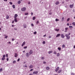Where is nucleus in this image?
Returning <instances> with one entry per match:
<instances>
[{"mask_svg": "<svg viewBox=\"0 0 75 75\" xmlns=\"http://www.w3.org/2000/svg\"><path fill=\"white\" fill-rule=\"evenodd\" d=\"M67 39H69L70 38V36L68 35V34H66L65 35Z\"/></svg>", "mask_w": 75, "mask_h": 75, "instance_id": "f257e3e1", "label": "nucleus"}, {"mask_svg": "<svg viewBox=\"0 0 75 75\" xmlns=\"http://www.w3.org/2000/svg\"><path fill=\"white\" fill-rule=\"evenodd\" d=\"M21 10L22 11H25L26 10V8L23 7L22 8Z\"/></svg>", "mask_w": 75, "mask_h": 75, "instance_id": "f03ea898", "label": "nucleus"}, {"mask_svg": "<svg viewBox=\"0 0 75 75\" xmlns=\"http://www.w3.org/2000/svg\"><path fill=\"white\" fill-rule=\"evenodd\" d=\"M26 57H29V56L30 55V54H29L28 52H27L26 54Z\"/></svg>", "mask_w": 75, "mask_h": 75, "instance_id": "7ed1b4c3", "label": "nucleus"}, {"mask_svg": "<svg viewBox=\"0 0 75 75\" xmlns=\"http://www.w3.org/2000/svg\"><path fill=\"white\" fill-rule=\"evenodd\" d=\"M33 51H32V50H30L29 52V54H33Z\"/></svg>", "mask_w": 75, "mask_h": 75, "instance_id": "20e7f679", "label": "nucleus"}, {"mask_svg": "<svg viewBox=\"0 0 75 75\" xmlns=\"http://www.w3.org/2000/svg\"><path fill=\"white\" fill-rule=\"evenodd\" d=\"M61 37L62 38H64L65 37V36L64 35V34H61Z\"/></svg>", "mask_w": 75, "mask_h": 75, "instance_id": "39448f33", "label": "nucleus"}, {"mask_svg": "<svg viewBox=\"0 0 75 75\" xmlns=\"http://www.w3.org/2000/svg\"><path fill=\"white\" fill-rule=\"evenodd\" d=\"M38 72V71H34L33 72V74H37Z\"/></svg>", "mask_w": 75, "mask_h": 75, "instance_id": "423d86ee", "label": "nucleus"}, {"mask_svg": "<svg viewBox=\"0 0 75 75\" xmlns=\"http://www.w3.org/2000/svg\"><path fill=\"white\" fill-rule=\"evenodd\" d=\"M59 67H57L55 69L56 72H57L59 70Z\"/></svg>", "mask_w": 75, "mask_h": 75, "instance_id": "0eeeda50", "label": "nucleus"}, {"mask_svg": "<svg viewBox=\"0 0 75 75\" xmlns=\"http://www.w3.org/2000/svg\"><path fill=\"white\" fill-rule=\"evenodd\" d=\"M60 34L59 33L57 34L56 36V37L57 38L58 37H59L60 36Z\"/></svg>", "mask_w": 75, "mask_h": 75, "instance_id": "6e6552de", "label": "nucleus"}, {"mask_svg": "<svg viewBox=\"0 0 75 75\" xmlns=\"http://www.w3.org/2000/svg\"><path fill=\"white\" fill-rule=\"evenodd\" d=\"M15 58H17V56H18V54L16 53L15 54Z\"/></svg>", "mask_w": 75, "mask_h": 75, "instance_id": "1a4fd4ad", "label": "nucleus"}, {"mask_svg": "<svg viewBox=\"0 0 75 75\" xmlns=\"http://www.w3.org/2000/svg\"><path fill=\"white\" fill-rule=\"evenodd\" d=\"M25 44V41H24L22 45V47H23V46H24V45Z\"/></svg>", "mask_w": 75, "mask_h": 75, "instance_id": "9d476101", "label": "nucleus"}, {"mask_svg": "<svg viewBox=\"0 0 75 75\" xmlns=\"http://www.w3.org/2000/svg\"><path fill=\"white\" fill-rule=\"evenodd\" d=\"M18 15H17V14H15L14 16V18H17L16 17H18Z\"/></svg>", "mask_w": 75, "mask_h": 75, "instance_id": "9b49d317", "label": "nucleus"}, {"mask_svg": "<svg viewBox=\"0 0 75 75\" xmlns=\"http://www.w3.org/2000/svg\"><path fill=\"white\" fill-rule=\"evenodd\" d=\"M73 6H74V4H72V5H70V8H72Z\"/></svg>", "mask_w": 75, "mask_h": 75, "instance_id": "f8f14e48", "label": "nucleus"}, {"mask_svg": "<svg viewBox=\"0 0 75 75\" xmlns=\"http://www.w3.org/2000/svg\"><path fill=\"white\" fill-rule=\"evenodd\" d=\"M14 21L16 22H17V18H15Z\"/></svg>", "mask_w": 75, "mask_h": 75, "instance_id": "ddd939ff", "label": "nucleus"}, {"mask_svg": "<svg viewBox=\"0 0 75 75\" xmlns=\"http://www.w3.org/2000/svg\"><path fill=\"white\" fill-rule=\"evenodd\" d=\"M52 51H50L48 52V53L49 54H51V53H52Z\"/></svg>", "mask_w": 75, "mask_h": 75, "instance_id": "4468645a", "label": "nucleus"}, {"mask_svg": "<svg viewBox=\"0 0 75 75\" xmlns=\"http://www.w3.org/2000/svg\"><path fill=\"white\" fill-rule=\"evenodd\" d=\"M33 68V66L31 65L29 66V68Z\"/></svg>", "mask_w": 75, "mask_h": 75, "instance_id": "2eb2a0df", "label": "nucleus"}, {"mask_svg": "<svg viewBox=\"0 0 75 75\" xmlns=\"http://www.w3.org/2000/svg\"><path fill=\"white\" fill-rule=\"evenodd\" d=\"M23 27L24 28H25L27 27V25L25 24L23 25Z\"/></svg>", "mask_w": 75, "mask_h": 75, "instance_id": "dca6fc26", "label": "nucleus"}, {"mask_svg": "<svg viewBox=\"0 0 75 75\" xmlns=\"http://www.w3.org/2000/svg\"><path fill=\"white\" fill-rule=\"evenodd\" d=\"M62 71V70H59L58 71V73H59H59H61V72Z\"/></svg>", "mask_w": 75, "mask_h": 75, "instance_id": "f3484780", "label": "nucleus"}, {"mask_svg": "<svg viewBox=\"0 0 75 75\" xmlns=\"http://www.w3.org/2000/svg\"><path fill=\"white\" fill-rule=\"evenodd\" d=\"M46 69H47V70H49V69H50V67H46Z\"/></svg>", "mask_w": 75, "mask_h": 75, "instance_id": "a211bd4d", "label": "nucleus"}, {"mask_svg": "<svg viewBox=\"0 0 75 75\" xmlns=\"http://www.w3.org/2000/svg\"><path fill=\"white\" fill-rule=\"evenodd\" d=\"M58 49L59 51H61V48L60 47H58Z\"/></svg>", "mask_w": 75, "mask_h": 75, "instance_id": "6ab92c4d", "label": "nucleus"}, {"mask_svg": "<svg viewBox=\"0 0 75 75\" xmlns=\"http://www.w3.org/2000/svg\"><path fill=\"white\" fill-rule=\"evenodd\" d=\"M59 29H55V31H59Z\"/></svg>", "mask_w": 75, "mask_h": 75, "instance_id": "aec40b11", "label": "nucleus"}, {"mask_svg": "<svg viewBox=\"0 0 75 75\" xmlns=\"http://www.w3.org/2000/svg\"><path fill=\"white\" fill-rule=\"evenodd\" d=\"M9 18V16L8 15L6 16V19H8Z\"/></svg>", "mask_w": 75, "mask_h": 75, "instance_id": "412c9836", "label": "nucleus"}, {"mask_svg": "<svg viewBox=\"0 0 75 75\" xmlns=\"http://www.w3.org/2000/svg\"><path fill=\"white\" fill-rule=\"evenodd\" d=\"M59 2H57L55 3V4H59Z\"/></svg>", "mask_w": 75, "mask_h": 75, "instance_id": "4be33fe9", "label": "nucleus"}, {"mask_svg": "<svg viewBox=\"0 0 75 75\" xmlns=\"http://www.w3.org/2000/svg\"><path fill=\"white\" fill-rule=\"evenodd\" d=\"M59 55H60V54H59V53H57V57H59Z\"/></svg>", "mask_w": 75, "mask_h": 75, "instance_id": "5701e85b", "label": "nucleus"}, {"mask_svg": "<svg viewBox=\"0 0 75 75\" xmlns=\"http://www.w3.org/2000/svg\"><path fill=\"white\" fill-rule=\"evenodd\" d=\"M12 7H13V8H15V5H13Z\"/></svg>", "mask_w": 75, "mask_h": 75, "instance_id": "b1692460", "label": "nucleus"}, {"mask_svg": "<svg viewBox=\"0 0 75 75\" xmlns=\"http://www.w3.org/2000/svg\"><path fill=\"white\" fill-rule=\"evenodd\" d=\"M54 54H57V52H56V51H54Z\"/></svg>", "mask_w": 75, "mask_h": 75, "instance_id": "393cba45", "label": "nucleus"}, {"mask_svg": "<svg viewBox=\"0 0 75 75\" xmlns=\"http://www.w3.org/2000/svg\"><path fill=\"white\" fill-rule=\"evenodd\" d=\"M4 59H5V57H3V58H2V61L4 60Z\"/></svg>", "mask_w": 75, "mask_h": 75, "instance_id": "a878e982", "label": "nucleus"}, {"mask_svg": "<svg viewBox=\"0 0 75 75\" xmlns=\"http://www.w3.org/2000/svg\"><path fill=\"white\" fill-rule=\"evenodd\" d=\"M18 4H20V3H21V1H19L18 2Z\"/></svg>", "mask_w": 75, "mask_h": 75, "instance_id": "bb28decb", "label": "nucleus"}, {"mask_svg": "<svg viewBox=\"0 0 75 75\" xmlns=\"http://www.w3.org/2000/svg\"><path fill=\"white\" fill-rule=\"evenodd\" d=\"M35 17H34L33 18V20H35Z\"/></svg>", "mask_w": 75, "mask_h": 75, "instance_id": "cd10ccee", "label": "nucleus"}, {"mask_svg": "<svg viewBox=\"0 0 75 75\" xmlns=\"http://www.w3.org/2000/svg\"><path fill=\"white\" fill-rule=\"evenodd\" d=\"M65 47V46L64 45H63L62 46V48H64V47Z\"/></svg>", "mask_w": 75, "mask_h": 75, "instance_id": "c85d7f7f", "label": "nucleus"}, {"mask_svg": "<svg viewBox=\"0 0 75 75\" xmlns=\"http://www.w3.org/2000/svg\"><path fill=\"white\" fill-rule=\"evenodd\" d=\"M69 28H73V26H69Z\"/></svg>", "mask_w": 75, "mask_h": 75, "instance_id": "c756f323", "label": "nucleus"}, {"mask_svg": "<svg viewBox=\"0 0 75 75\" xmlns=\"http://www.w3.org/2000/svg\"><path fill=\"white\" fill-rule=\"evenodd\" d=\"M16 61L14 60L13 62V64H15V63H16Z\"/></svg>", "mask_w": 75, "mask_h": 75, "instance_id": "7c9ffc66", "label": "nucleus"}, {"mask_svg": "<svg viewBox=\"0 0 75 75\" xmlns=\"http://www.w3.org/2000/svg\"><path fill=\"white\" fill-rule=\"evenodd\" d=\"M55 20L56 21H59V19H58L57 18H56Z\"/></svg>", "mask_w": 75, "mask_h": 75, "instance_id": "2f4dec72", "label": "nucleus"}, {"mask_svg": "<svg viewBox=\"0 0 75 75\" xmlns=\"http://www.w3.org/2000/svg\"><path fill=\"white\" fill-rule=\"evenodd\" d=\"M73 25H75V22H73L72 23Z\"/></svg>", "mask_w": 75, "mask_h": 75, "instance_id": "473e14b6", "label": "nucleus"}, {"mask_svg": "<svg viewBox=\"0 0 75 75\" xmlns=\"http://www.w3.org/2000/svg\"><path fill=\"white\" fill-rule=\"evenodd\" d=\"M42 43L43 44H45V41H43Z\"/></svg>", "mask_w": 75, "mask_h": 75, "instance_id": "72a5a7b5", "label": "nucleus"}, {"mask_svg": "<svg viewBox=\"0 0 75 75\" xmlns=\"http://www.w3.org/2000/svg\"><path fill=\"white\" fill-rule=\"evenodd\" d=\"M37 34V32L35 31L34 32V34Z\"/></svg>", "mask_w": 75, "mask_h": 75, "instance_id": "f704fd0d", "label": "nucleus"}, {"mask_svg": "<svg viewBox=\"0 0 75 75\" xmlns=\"http://www.w3.org/2000/svg\"><path fill=\"white\" fill-rule=\"evenodd\" d=\"M3 71V69L2 68H1L0 69V72H1V71Z\"/></svg>", "mask_w": 75, "mask_h": 75, "instance_id": "c9c22d12", "label": "nucleus"}, {"mask_svg": "<svg viewBox=\"0 0 75 75\" xmlns=\"http://www.w3.org/2000/svg\"><path fill=\"white\" fill-rule=\"evenodd\" d=\"M28 13H25V15H28Z\"/></svg>", "mask_w": 75, "mask_h": 75, "instance_id": "e433bc0d", "label": "nucleus"}, {"mask_svg": "<svg viewBox=\"0 0 75 75\" xmlns=\"http://www.w3.org/2000/svg\"><path fill=\"white\" fill-rule=\"evenodd\" d=\"M68 28H65V30H66L67 31L68 30Z\"/></svg>", "mask_w": 75, "mask_h": 75, "instance_id": "4c0bfd02", "label": "nucleus"}, {"mask_svg": "<svg viewBox=\"0 0 75 75\" xmlns=\"http://www.w3.org/2000/svg\"><path fill=\"white\" fill-rule=\"evenodd\" d=\"M69 20H70V19L69 18H68L67 19V21H69Z\"/></svg>", "mask_w": 75, "mask_h": 75, "instance_id": "58836bf2", "label": "nucleus"}, {"mask_svg": "<svg viewBox=\"0 0 75 75\" xmlns=\"http://www.w3.org/2000/svg\"><path fill=\"white\" fill-rule=\"evenodd\" d=\"M10 4H11V5L12 4H13V3H12V2H9Z\"/></svg>", "mask_w": 75, "mask_h": 75, "instance_id": "ea45409f", "label": "nucleus"}, {"mask_svg": "<svg viewBox=\"0 0 75 75\" xmlns=\"http://www.w3.org/2000/svg\"><path fill=\"white\" fill-rule=\"evenodd\" d=\"M3 57L4 58V57H6V55H4L3 56Z\"/></svg>", "mask_w": 75, "mask_h": 75, "instance_id": "a19ab883", "label": "nucleus"}, {"mask_svg": "<svg viewBox=\"0 0 75 75\" xmlns=\"http://www.w3.org/2000/svg\"><path fill=\"white\" fill-rule=\"evenodd\" d=\"M14 30H17V28H14Z\"/></svg>", "mask_w": 75, "mask_h": 75, "instance_id": "79ce46f5", "label": "nucleus"}, {"mask_svg": "<svg viewBox=\"0 0 75 75\" xmlns=\"http://www.w3.org/2000/svg\"><path fill=\"white\" fill-rule=\"evenodd\" d=\"M41 59H44V57H42L41 58Z\"/></svg>", "mask_w": 75, "mask_h": 75, "instance_id": "37998d69", "label": "nucleus"}, {"mask_svg": "<svg viewBox=\"0 0 75 75\" xmlns=\"http://www.w3.org/2000/svg\"><path fill=\"white\" fill-rule=\"evenodd\" d=\"M31 26H32L33 27L34 26V24L33 23H32L31 24Z\"/></svg>", "mask_w": 75, "mask_h": 75, "instance_id": "c03bdc74", "label": "nucleus"}, {"mask_svg": "<svg viewBox=\"0 0 75 75\" xmlns=\"http://www.w3.org/2000/svg\"><path fill=\"white\" fill-rule=\"evenodd\" d=\"M27 48V47L25 46V47H24V48H25H25Z\"/></svg>", "mask_w": 75, "mask_h": 75, "instance_id": "a18cd8bd", "label": "nucleus"}, {"mask_svg": "<svg viewBox=\"0 0 75 75\" xmlns=\"http://www.w3.org/2000/svg\"><path fill=\"white\" fill-rule=\"evenodd\" d=\"M49 14L50 15H51V14H52V13H51V12H50V13H49Z\"/></svg>", "mask_w": 75, "mask_h": 75, "instance_id": "49530a36", "label": "nucleus"}, {"mask_svg": "<svg viewBox=\"0 0 75 75\" xmlns=\"http://www.w3.org/2000/svg\"><path fill=\"white\" fill-rule=\"evenodd\" d=\"M38 23H39V22L38 21L36 22V24H38Z\"/></svg>", "mask_w": 75, "mask_h": 75, "instance_id": "de8ad7c7", "label": "nucleus"}, {"mask_svg": "<svg viewBox=\"0 0 75 75\" xmlns=\"http://www.w3.org/2000/svg\"><path fill=\"white\" fill-rule=\"evenodd\" d=\"M8 36H5V38L6 39L7 38H8Z\"/></svg>", "mask_w": 75, "mask_h": 75, "instance_id": "09e8293b", "label": "nucleus"}, {"mask_svg": "<svg viewBox=\"0 0 75 75\" xmlns=\"http://www.w3.org/2000/svg\"><path fill=\"white\" fill-rule=\"evenodd\" d=\"M20 59H18L17 61H18V62L20 61Z\"/></svg>", "mask_w": 75, "mask_h": 75, "instance_id": "8fccbe9b", "label": "nucleus"}, {"mask_svg": "<svg viewBox=\"0 0 75 75\" xmlns=\"http://www.w3.org/2000/svg\"><path fill=\"white\" fill-rule=\"evenodd\" d=\"M6 60L7 61H8V58H7V59H6Z\"/></svg>", "mask_w": 75, "mask_h": 75, "instance_id": "3c124183", "label": "nucleus"}, {"mask_svg": "<svg viewBox=\"0 0 75 75\" xmlns=\"http://www.w3.org/2000/svg\"><path fill=\"white\" fill-rule=\"evenodd\" d=\"M12 40L13 41H14V38H12Z\"/></svg>", "mask_w": 75, "mask_h": 75, "instance_id": "603ef678", "label": "nucleus"}, {"mask_svg": "<svg viewBox=\"0 0 75 75\" xmlns=\"http://www.w3.org/2000/svg\"><path fill=\"white\" fill-rule=\"evenodd\" d=\"M62 20H64V17H62Z\"/></svg>", "mask_w": 75, "mask_h": 75, "instance_id": "864d4df0", "label": "nucleus"}, {"mask_svg": "<svg viewBox=\"0 0 75 75\" xmlns=\"http://www.w3.org/2000/svg\"><path fill=\"white\" fill-rule=\"evenodd\" d=\"M6 57H8V54H6Z\"/></svg>", "mask_w": 75, "mask_h": 75, "instance_id": "5fc2aeb1", "label": "nucleus"}, {"mask_svg": "<svg viewBox=\"0 0 75 75\" xmlns=\"http://www.w3.org/2000/svg\"><path fill=\"white\" fill-rule=\"evenodd\" d=\"M33 71V69H31L30 70V71Z\"/></svg>", "mask_w": 75, "mask_h": 75, "instance_id": "6e6d98bb", "label": "nucleus"}, {"mask_svg": "<svg viewBox=\"0 0 75 75\" xmlns=\"http://www.w3.org/2000/svg\"><path fill=\"white\" fill-rule=\"evenodd\" d=\"M49 38H51V36H50L49 37Z\"/></svg>", "mask_w": 75, "mask_h": 75, "instance_id": "4d7b16f0", "label": "nucleus"}, {"mask_svg": "<svg viewBox=\"0 0 75 75\" xmlns=\"http://www.w3.org/2000/svg\"><path fill=\"white\" fill-rule=\"evenodd\" d=\"M31 16H32V15H33V12H31Z\"/></svg>", "mask_w": 75, "mask_h": 75, "instance_id": "13d9d810", "label": "nucleus"}, {"mask_svg": "<svg viewBox=\"0 0 75 75\" xmlns=\"http://www.w3.org/2000/svg\"><path fill=\"white\" fill-rule=\"evenodd\" d=\"M4 1H7V0H4Z\"/></svg>", "mask_w": 75, "mask_h": 75, "instance_id": "bf43d9fd", "label": "nucleus"}, {"mask_svg": "<svg viewBox=\"0 0 75 75\" xmlns=\"http://www.w3.org/2000/svg\"><path fill=\"white\" fill-rule=\"evenodd\" d=\"M43 64H46V62H43Z\"/></svg>", "mask_w": 75, "mask_h": 75, "instance_id": "052dcab7", "label": "nucleus"}, {"mask_svg": "<svg viewBox=\"0 0 75 75\" xmlns=\"http://www.w3.org/2000/svg\"><path fill=\"white\" fill-rule=\"evenodd\" d=\"M64 32H65L66 33H67V30H65Z\"/></svg>", "mask_w": 75, "mask_h": 75, "instance_id": "680f3d73", "label": "nucleus"}, {"mask_svg": "<svg viewBox=\"0 0 75 75\" xmlns=\"http://www.w3.org/2000/svg\"><path fill=\"white\" fill-rule=\"evenodd\" d=\"M71 34V33H69L68 35H69Z\"/></svg>", "mask_w": 75, "mask_h": 75, "instance_id": "e2e57ef3", "label": "nucleus"}, {"mask_svg": "<svg viewBox=\"0 0 75 75\" xmlns=\"http://www.w3.org/2000/svg\"><path fill=\"white\" fill-rule=\"evenodd\" d=\"M8 43H9V44H11V42H8Z\"/></svg>", "mask_w": 75, "mask_h": 75, "instance_id": "0e129e2a", "label": "nucleus"}, {"mask_svg": "<svg viewBox=\"0 0 75 75\" xmlns=\"http://www.w3.org/2000/svg\"><path fill=\"white\" fill-rule=\"evenodd\" d=\"M45 36H46V34H45V35H44L43 36V37H45Z\"/></svg>", "mask_w": 75, "mask_h": 75, "instance_id": "69168bd1", "label": "nucleus"}, {"mask_svg": "<svg viewBox=\"0 0 75 75\" xmlns=\"http://www.w3.org/2000/svg\"><path fill=\"white\" fill-rule=\"evenodd\" d=\"M74 48H75V45L74 46Z\"/></svg>", "mask_w": 75, "mask_h": 75, "instance_id": "338daca9", "label": "nucleus"}, {"mask_svg": "<svg viewBox=\"0 0 75 75\" xmlns=\"http://www.w3.org/2000/svg\"><path fill=\"white\" fill-rule=\"evenodd\" d=\"M29 75H33L32 74H30Z\"/></svg>", "mask_w": 75, "mask_h": 75, "instance_id": "774afa93", "label": "nucleus"}]
</instances>
